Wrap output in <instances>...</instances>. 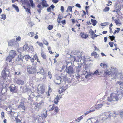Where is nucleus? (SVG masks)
Listing matches in <instances>:
<instances>
[{
	"mask_svg": "<svg viewBox=\"0 0 123 123\" xmlns=\"http://www.w3.org/2000/svg\"><path fill=\"white\" fill-rule=\"evenodd\" d=\"M31 5L32 8H34L35 7V4L33 3L32 0H29Z\"/></svg>",
	"mask_w": 123,
	"mask_h": 123,
	"instance_id": "obj_34",
	"label": "nucleus"
},
{
	"mask_svg": "<svg viewBox=\"0 0 123 123\" xmlns=\"http://www.w3.org/2000/svg\"><path fill=\"white\" fill-rule=\"evenodd\" d=\"M54 109L55 112L56 113H57L58 111H59L58 108L56 106L55 107Z\"/></svg>",
	"mask_w": 123,
	"mask_h": 123,
	"instance_id": "obj_53",
	"label": "nucleus"
},
{
	"mask_svg": "<svg viewBox=\"0 0 123 123\" xmlns=\"http://www.w3.org/2000/svg\"><path fill=\"white\" fill-rule=\"evenodd\" d=\"M92 56H94L95 58H97L99 57V55L97 54L96 52L93 51L91 54Z\"/></svg>",
	"mask_w": 123,
	"mask_h": 123,
	"instance_id": "obj_21",
	"label": "nucleus"
},
{
	"mask_svg": "<svg viewBox=\"0 0 123 123\" xmlns=\"http://www.w3.org/2000/svg\"><path fill=\"white\" fill-rule=\"evenodd\" d=\"M66 89V88L64 86L60 87L59 89L58 92L60 94H61L65 91Z\"/></svg>",
	"mask_w": 123,
	"mask_h": 123,
	"instance_id": "obj_16",
	"label": "nucleus"
},
{
	"mask_svg": "<svg viewBox=\"0 0 123 123\" xmlns=\"http://www.w3.org/2000/svg\"><path fill=\"white\" fill-rule=\"evenodd\" d=\"M117 83L120 85H121L120 89H122V90H123V82H121L120 81H118Z\"/></svg>",
	"mask_w": 123,
	"mask_h": 123,
	"instance_id": "obj_32",
	"label": "nucleus"
},
{
	"mask_svg": "<svg viewBox=\"0 0 123 123\" xmlns=\"http://www.w3.org/2000/svg\"><path fill=\"white\" fill-rule=\"evenodd\" d=\"M109 37L111 41H113L114 39L115 38V37L113 35L112 36H109Z\"/></svg>",
	"mask_w": 123,
	"mask_h": 123,
	"instance_id": "obj_52",
	"label": "nucleus"
},
{
	"mask_svg": "<svg viewBox=\"0 0 123 123\" xmlns=\"http://www.w3.org/2000/svg\"><path fill=\"white\" fill-rule=\"evenodd\" d=\"M61 22L62 24H63V25H65V24L66 23V21L65 19H64Z\"/></svg>",
	"mask_w": 123,
	"mask_h": 123,
	"instance_id": "obj_61",
	"label": "nucleus"
},
{
	"mask_svg": "<svg viewBox=\"0 0 123 123\" xmlns=\"http://www.w3.org/2000/svg\"><path fill=\"white\" fill-rule=\"evenodd\" d=\"M115 10L117 13L121 10V7L119 5H117L115 7Z\"/></svg>",
	"mask_w": 123,
	"mask_h": 123,
	"instance_id": "obj_23",
	"label": "nucleus"
},
{
	"mask_svg": "<svg viewBox=\"0 0 123 123\" xmlns=\"http://www.w3.org/2000/svg\"><path fill=\"white\" fill-rule=\"evenodd\" d=\"M80 24H77L75 25V26L73 28H72L71 30L72 31L75 32H76L77 31H79L80 30Z\"/></svg>",
	"mask_w": 123,
	"mask_h": 123,
	"instance_id": "obj_8",
	"label": "nucleus"
},
{
	"mask_svg": "<svg viewBox=\"0 0 123 123\" xmlns=\"http://www.w3.org/2000/svg\"><path fill=\"white\" fill-rule=\"evenodd\" d=\"M66 71L67 73L70 74H72L74 72V70L73 67L71 66H69V67L67 68Z\"/></svg>",
	"mask_w": 123,
	"mask_h": 123,
	"instance_id": "obj_7",
	"label": "nucleus"
},
{
	"mask_svg": "<svg viewBox=\"0 0 123 123\" xmlns=\"http://www.w3.org/2000/svg\"><path fill=\"white\" fill-rule=\"evenodd\" d=\"M114 21H115V23L117 25H120L121 24V23L120 22L119 20V19L118 20L115 19L114 20Z\"/></svg>",
	"mask_w": 123,
	"mask_h": 123,
	"instance_id": "obj_39",
	"label": "nucleus"
},
{
	"mask_svg": "<svg viewBox=\"0 0 123 123\" xmlns=\"http://www.w3.org/2000/svg\"><path fill=\"white\" fill-rule=\"evenodd\" d=\"M44 104V102L43 101H41L39 103H38L37 105L38 106H40L41 105H43Z\"/></svg>",
	"mask_w": 123,
	"mask_h": 123,
	"instance_id": "obj_48",
	"label": "nucleus"
},
{
	"mask_svg": "<svg viewBox=\"0 0 123 123\" xmlns=\"http://www.w3.org/2000/svg\"><path fill=\"white\" fill-rule=\"evenodd\" d=\"M42 117L43 118H46L47 116V111H46L45 113H44L42 115Z\"/></svg>",
	"mask_w": 123,
	"mask_h": 123,
	"instance_id": "obj_51",
	"label": "nucleus"
},
{
	"mask_svg": "<svg viewBox=\"0 0 123 123\" xmlns=\"http://www.w3.org/2000/svg\"><path fill=\"white\" fill-rule=\"evenodd\" d=\"M83 14L81 15L82 17L83 18L86 14V12L84 11H83Z\"/></svg>",
	"mask_w": 123,
	"mask_h": 123,
	"instance_id": "obj_62",
	"label": "nucleus"
},
{
	"mask_svg": "<svg viewBox=\"0 0 123 123\" xmlns=\"http://www.w3.org/2000/svg\"><path fill=\"white\" fill-rule=\"evenodd\" d=\"M104 115L105 116H106L107 118L109 117L110 115V114L108 112H106L105 113Z\"/></svg>",
	"mask_w": 123,
	"mask_h": 123,
	"instance_id": "obj_58",
	"label": "nucleus"
},
{
	"mask_svg": "<svg viewBox=\"0 0 123 123\" xmlns=\"http://www.w3.org/2000/svg\"><path fill=\"white\" fill-rule=\"evenodd\" d=\"M108 44L111 47H112L113 46L114 43L113 42H110Z\"/></svg>",
	"mask_w": 123,
	"mask_h": 123,
	"instance_id": "obj_50",
	"label": "nucleus"
},
{
	"mask_svg": "<svg viewBox=\"0 0 123 123\" xmlns=\"http://www.w3.org/2000/svg\"><path fill=\"white\" fill-rule=\"evenodd\" d=\"M61 75H62L61 77H62V78H63V80L65 82L67 81L68 82H71L70 81H69L68 80L67 78V77L66 76V75L63 76L62 75H63V73Z\"/></svg>",
	"mask_w": 123,
	"mask_h": 123,
	"instance_id": "obj_20",
	"label": "nucleus"
},
{
	"mask_svg": "<svg viewBox=\"0 0 123 123\" xmlns=\"http://www.w3.org/2000/svg\"><path fill=\"white\" fill-rule=\"evenodd\" d=\"M109 7H106L104 9V11L105 12L108 11L109 10Z\"/></svg>",
	"mask_w": 123,
	"mask_h": 123,
	"instance_id": "obj_54",
	"label": "nucleus"
},
{
	"mask_svg": "<svg viewBox=\"0 0 123 123\" xmlns=\"http://www.w3.org/2000/svg\"><path fill=\"white\" fill-rule=\"evenodd\" d=\"M6 95L5 94H3L2 93H0V100L1 99L4 100L6 99Z\"/></svg>",
	"mask_w": 123,
	"mask_h": 123,
	"instance_id": "obj_26",
	"label": "nucleus"
},
{
	"mask_svg": "<svg viewBox=\"0 0 123 123\" xmlns=\"http://www.w3.org/2000/svg\"><path fill=\"white\" fill-rule=\"evenodd\" d=\"M22 3L23 4H27L28 3V1L27 0H24L22 1Z\"/></svg>",
	"mask_w": 123,
	"mask_h": 123,
	"instance_id": "obj_44",
	"label": "nucleus"
},
{
	"mask_svg": "<svg viewBox=\"0 0 123 123\" xmlns=\"http://www.w3.org/2000/svg\"><path fill=\"white\" fill-rule=\"evenodd\" d=\"M118 96L119 95L121 97L123 96V90L120 89H118L117 90V94Z\"/></svg>",
	"mask_w": 123,
	"mask_h": 123,
	"instance_id": "obj_14",
	"label": "nucleus"
},
{
	"mask_svg": "<svg viewBox=\"0 0 123 123\" xmlns=\"http://www.w3.org/2000/svg\"><path fill=\"white\" fill-rule=\"evenodd\" d=\"M81 37L83 38L86 39L88 37V35L87 34H84V33L81 32L80 33Z\"/></svg>",
	"mask_w": 123,
	"mask_h": 123,
	"instance_id": "obj_19",
	"label": "nucleus"
},
{
	"mask_svg": "<svg viewBox=\"0 0 123 123\" xmlns=\"http://www.w3.org/2000/svg\"><path fill=\"white\" fill-rule=\"evenodd\" d=\"M91 21L92 22V24L94 26H95L96 25L97 23V22L96 20L91 19Z\"/></svg>",
	"mask_w": 123,
	"mask_h": 123,
	"instance_id": "obj_36",
	"label": "nucleus"
},
{
	"mask_svg": "<svg viewBox=\"0 0 123 123\" xmlns=\"http://www.w3.org/2000/svg\"><path fill=\"white\" fill-rule=\"evenodd\" d=\"M10 90L11 92H12L17 93L18 92V89L14 84H12L10 86Z\"/></svg>",
	"mask_w": 123,
	"mask_h": 123,
	"instance_id": "obj_4",
	"label": "nucleus"
},
{
	"mask_svg": "<svg viewBox=\"0 0 123 123\" xmlns=\"http://www.w3.org/2000/svg\"><path fill=\"white\" fill-rule=\"evenodd\" d=\"M37 43L38 45L41 47H43V43L42 42H40L39 41H37L36 42Z\"/></svg>",
	"mask_w": 123,
	"mask_h": 123,
	"instance_id": "obj_40",
	"label": "nucleus"
},
{
	"mask_svg": "<svg viewBox=\"0 0 123 123\" xmlns=\"http://www.w3.org/2000/svg\"><path fill=\"white\" fill-rule=\"evenodd\" d=\"M1 17L0 18L1 19H3L4 20H5L6 18V15L3 14L1 15Z\"/></svg>",
	"mask_w": 123,
	"mask_h": 123,
	"instance_id": "obj_47",
	"label": "nucleus"
},
{
	"mask_svg": "<svg viewBox=\"0 0 123 123\" xmlns=\"http://www.w3.org/2000/svg\"><path fill=\"white\" fill-rule=\"evenodd\" d=\"M12 6L13 7L15 8V9L17 12H19V9L18 7L17 6H16L15 5L13 4L12 5Z\"/></svg>",
	"mask_w": 123,
	"mask_h": 123,
	"instance_id": "obj_33",
	"label": "nucleus"
},
{
	"mask_svg": "<svg viewBox=\"0 0 123 123\" xmlns=\"http://www.w3.org/2000/svg\"><path fill=\"white\" fill-rule=\"evenodd\" d=\"M13 58H12V57H11V56H10L9 55L6 58V60L7 61H8L9 62H11L12 59Z\"/></svg>",
	"mask_w": 123,
	"mask_h": 123,
	"instance_id": "obj_29",
	"label": "nucleus"
},
{
	"mask_svg": "<svg viewBox=\"0 0 123 123\" xmlns=\"http://www.w3.org/2000/svg\"><path fill=\"white\" fill-rule=\"evenodd\" d=\"M89 32L91 33V35L92 36V37H93L94 34V31L92 30L91 29L90 31Z\"/></svg>",
	"mask_w": 123,
	"mask_h": 123,
	"instance_id": "obj_45",
	"label": "nucleus"
},
{
	"mask_svg": "<svg viewBox=\"0 0 123 123\" xmlns=\"http://www.w3.org/2000/svg\"><path fill=\"white\" fill-rule=\"evenodd\" d=\"M43 43L46 46H48L49 45V43L46 40H44L43 41Z\"/></svg>",
	"mask_w": 123,
	"mask_h": 123,
	"instance_id": "obj_55",
	"label": "nucleus"
},
{
	"mask_svg": "<svg viewBox=\"0 0 123 123\" xmlns=\"http://www.w3.org/2000/svg\"><path fill=\"white\" fill-rule=\"evenodd\" d=\"M24 58L21 56L20 57L18 56V58L17 59V62H19L20 61L22 62L23 61V60Z\"/></svg>",
	"mask_w": 123,
	"mask_h": 123,
	"instance_id": "obj_31",
	"label": "nucleus"
},
{
	"mask_svg": "<svg viewBox=\"0 0 123 123\" xmlns=\"http://www.w3.org/2000/svg\"><path fill=\"white\" fill-rule=\"evenodd\" d=\"M116 29L117 30H115V31L113 33V34L114 35L116 33H118L119 32L120 30V28H116Z\"/></svg>",
	"mask_w": 123,
	"mask_h": 123,
	"instance_id": "obj_43",
	"label": "nucleus"
},
{
	"mask_svg": "<svg viewBox=\"0 0 123 123\" xmlns=\"http://www.w3.org/2000/svg\"><path fill=\"white\" fill-rule=\"evenodd\" d=\"M9 55L12 58H14L17 55V54L15 50H11L10 51Z\"/></svg>",
	"mask_w": 123,
	"mask_h": 123,
	"instance_id": "obj_10",
	"label": "nucleus"
},
{
	"mask_svg": "<svg viewBox=\"0 0 123 123\" xmlns=\"http://www.w3.org/2000/svg\"><path fill=\"white\" fill-rule=\"evenodd\" d=\"M42 5L43 7L41 6V4L40 3L39 4L37 5V7L39 8V9H37V11L40 13L41 12V10L42 8L44 7H47L49 6L47 4L46 1L45 0H43L42 1Z\"/></svg>",
	"mask_w": 123,
	"mask_h": 123,
	"instance_id": "obj_3",
	"label": "nucleus"
},
{
	"mask_svg": "<svg viewBox=\"0 0 123 123\" xmlns=\"http://www.w3.org/2000/svg\"><path fill=\"white\" fill-rule=\"evenodd\" d=\"M112 73V72L111 71H109L107 70L105 71L104 74V76L105 77H106L109 76Z\"/></svg>",
	"mask_w": 123,
	"mask_h": 123,
	"instance_id": "obj_15",
	"label": "nucleus"
},
{
	"mask_svg": "<svg viewBox=\"0 0 123 123\" xmlns=\"http://www.w3.org/2000/svg\"><path fill=\"white\" fill-rule=\"evenodd\" d=\"M37 92L39 94H42L45 92V89L44 86L42 85L40 86V88L38 89L37 91Z\"/></svg>",
	"mask_w": 123,
	"mask_h": 123,
	"instance_id": "obj_11",
	"label": "nucleus"
},
{
	"mask_svg": "<svg viewBox=\"0 0 123 123\" xmlns=\"http://www.w3.org/2000/svg\"><path fill=\"white\" fill-rule=\"evenodd\" d=\"M100 66L104 68H106L107 66V65L105 64H103L102 63H101L100 64Z\"/></svg>",
	"mask_w": 123,
	"mask_h": 123,
	"instance_id": "obj_42",
	"label": "nucleus"
},
{
	"mask_svg": "<svg viewBox=\"0 0 123 123\" xmlns=\"http://www.w3.org/2000/svg\"><path fill=\"white\" fill-rule=\"evenodd\" d=\"M25 10L26 11L28 12L29 13H30V14H31V12H30V9L27 8L25 9Z\"/></svg>",
	"mask_w": 123,
	"mask_h": 123,
	"instance_id": "obj_59",
	"label": "nucleus"
},
{
	"mask_svg": "<svg viewBox=\"0 0 123 123\" xmlns=\"http://www.w3.org/2000/svg\"><path fill=\"white\" fill-rule=\"evenodd\" d=\"M63 18V17L61 14L58 15V18L57 19V21L58 22V25H61V21Z\"/></svg>",
	"mask_w": 123,
	"mask_h": 123,
	"instance_id": "obj_13",
	"label": "nucleus"
},
{
	"mask_svg": "<svg viewBox=\"0 0 123 123\" xmlns=\"http://www.w3.org/2000/svg\"><path fill=\"white\" fill-rule=\"evenodd\" d=\"M83 117L82 116L78 118L76 120V121L79 122L82 119Z\"/></svg>",
	"mask_w": 123,
	"mask_h": 123,
	"instance_id": "obj_56",
	"label": "nucleus"
},
{
	"mask_svg": "<svg viewBox=\"0 0 123 123\" xmlns=\"http://www.w3.org/2000/svg\"><path fill=\"white\" fill-rule=\"evenodd\" d=\"M103 104H99L97 105H95L94 106V108L97 109H98L101 108L103 106Z\"/></svg>",
	"mask_w": 123,
	"mask_h": 123,
	"instance_id": "obj_25",
	"label": "nucleus"
},
{
	"mask_svg": "<svg viewBox=\"0 0 123 123\" xmlns=\"http://www.w3.org/2000/svg\"><path fill=\"white\" fill-rule=\"evenodd\" d=\"M33 57L34 58L35 60H37L38 63L40 64V61L39 60V58L37 54H34Z\"/></svg>",
	"mask_w": 123,
	"mask_h": 123,
	"instance_id": "obj_22",
	"label": "nucleus"
},
{
	"mask_svg": "<svg viewBox=\"0 0 123 123\" xmlns=\"http://www.w3.org/2000/svg\"><path fill=\"white\" fill-rule=\"evenodd\" d=\"M27 71L29 74H34L36 73L37 70L33 67H29L27 68Z\"/></svg>",
	"mask_w": 123,
	"mask_h": 123,
	"instance_id": "obj_6",
	"label": "nucleus"
},
{
	"mask_svg": "<svg viewBox=\"0 0 123 123\" xmlns=\"http://www.w3.org/2000/svg\"><path fill=\"white\" fill-rule=\"evenodd\" d=\"M41 57L43 59H46L47 57L46 55L44 52H42L41 54Z\"/></svg>",
	"mask_w": 123,
	"mask_h": 123,
	"instance_id": "obj_27",
	"label": "nucleus"
},
{
	"mask_svg": "<svg viewBox=\"0 0 123 123\" xmlns=\"http://www.w3.org/2000/svg\"><path fill=\"white\" fill-rule=\"evenodd\" d=\"M88 123H98V121L94 118L89 119L87 120Z\"/></svg>",
	"mask_w": 123,
	"mask_h": 123,
	"instance_id": "obj_12",
	"label": "nucleus"
},
{
	"mask_svg": "<svg viewBox=\"0 0 123 123\" xmlns=\"http://www.w3.org/2000/svg\"><path fill=\"white\" fill-rule=\"evenodd\" d=\"M30 61L32 64V65L34 66H37V63L34 62L35 59L33 58H31L30 59Z\"/></svg>",
	"mask_w": 123,
	"mask_h": 123,
	"instance_id": "obj_18",
	"label": "nucleus"
},
{
	"mask_svg": "<svg viewBox=\"0 0 123 123\" xmlns=\"http://www.w3.org/2000/svg\"><path fill=\"white\" fill-rule=\"evenodd\" d=\"M83 117L82 116L78 118L76 120V121L79 122L82 119Z\"/></svg>",
	"mask_w": 123,
	"mask_h": 123,
	"instance_id": "obj_57",
	"label": "nucleus"
},
{
	"mask_svg": "<svg viewBox=\"0 0 123 123\" xmlns=\"http://www.w3.org/2000/svg\"><path fill=\"white\" fill-rule=\"evenodd\" d=\"M119 97L117 94L114 93H112L110 94V97H108L107 100L108 101H116L119 99Z\"/></svg>",
	"mask_w": 123,
	"mask_h": 123,
	"instance_id": "obj_1",
	"label": "nucleus"
},
{
	"mask_svg": "<svg viewBox=\"0 0 123 123\" xmlns=\"http://www.w3.org/2000/svg\"><path fill=\"white\" fill-rule=\"evenodd\" d=\"M62 78L60 76L57 75L56 76V78L54 80V82L56 84H59L61 82Z\"/></svg>",
	"mask_w": 123,
	"mask_h": 123,
	"instance_id": "obj_9",
	"label": "nucleus"
},
{
	"mask_svg": "<svg viewBox=\"0 0 123 123\" xmlns=\"http://www.w3.org/2000/svg\"><path fill=\"white\" fill-rule=\"evenodd\" d=\"M54 105L53 104L50 106V109L49 111H52L55 108Z\"/></svg>",
	"mask_w": 123,
	"mask_h": 123,
	"instance_id": "obj_41",
	"label": "nucleus"
},
{
	"mask_svg": "<svg viewBox=\"0 0 123 123\" xmlns=\"http://www.w3.org/2000/svg\"><path fill=\"white\" fill-rule=\"evenodd\" d=\"M75 6L78 7V8H81V6L79 4H78V3H77V4H76V5H75Z\"/></svg>",
	"mask_w": 123,
	"mask_h": 123,
	"instance_id": "obj_60",
	"label": "nucleus"
},
{
	"mask_svg": "<svg viewBox=\"0 0 123 123\" xmlns=\"http://www.w3.org/2000/svg\"><path fill=\"white\" fill-rule=\"evenodd\" d=\"M59 97L58 96H56L54 99V103L55 104H57L58 102Z\"/></svg>",
	"mask_w": 123,
	"mask_h": 123,
	"instance_id": "obj_30",
	"label": "nucleus"
},
{
	"mask_svg": "<svg viewBox=\"0 0 123 123\" xmlns=\"http://www.w3.org/2000/svg\"><path fill=\"white\" fill-rule=\"evenodd\" d=\"M101 73L98 70H97L95 71L93 73L94 74H95L97 75H100Z\"/></svg>",
	"mask_w": 123,
	"mask_h": 123,
	"instance_id": "obj_35",
	"label": "nucleus"
},
{
	"mask_svg": "<svg viewBox=\"0 0 123 123\" xmlns=\"http://www.w3.org/2000/svg\"><path fill=\"white\" fill-rule=\"evenodd\" d=\"M24 57L26 61H28L31 58L30 56L28 55H25Z\"/></svg>",
	"mask_w": 123,
	"mask_h": 123,
	"instance_id": "obj_38",
	"label": "nucleus"
},
{
	"mask_svg": "<svg viewBox=\"0 0 123 123\" xmlns=\"http://www.w3.org/2000/svg\"><path fill=\"white\" fill-rule=\"evenodd\" d=\"M8 46H16L18 44V43L14 39L10 40L8 42Z\"/></svg>",
	"mask_w": 123,
	"mask_h": 123,
	"instance_id": "obj_5",
	"label": "nucleus"
},
{
	"mask_svg": "<svg viewBox=\"0 0 123 123\" xmlns=\"http://www.w3.org/2000/svg\"><path fill=\"white\" fill-rule=\"evenodd\" d=\"M73 7V6L72 7V6H68L67 8L66 12H68L70 11L71 13L72 12V8Z\"/></svg>",
	"mask_w": 123,
	"mask_h": 123,
	"instance_id": "obj_28",
	"label": "nucleus"
},
{
	"mask_svg": "<svg viewBox=\"0 0 123 123\" xmlns=\"http://www.w3.org/2000/svg\"><path fill=\"white\" fill-rule=\"evenodd\" d=\"M28 35L31 37H32L34 35V34L33 32H30L28 34Z\"/></svg>",
	"mask_w": 123,
	"mask_h": 123,
	"instance_id": "obj_49",
	"label": "nucleus"
},
{
	"mask_svg": "<svg viewBox=\"0 0 123 123\" xmlns=\"http://www.w3.org/2000/svg\"><path fill=\"white\" fill-rule=\"evenodd\" d=\"M19 108H20L23 110H25L26 108L25 106L24 105V103L22 102H20V104L18 106Z\"/></svg>",
	"mask_w": 123,
	"mask_h": 123,
	"instance_id": "obj_17",
	"label": "nucleus"
},
{
	"mask_svg": "<svg viewBox=\"0 0 123 123\" xmlns=\"http://www.w3.org/2000/svg\"><path fill=\"white\" fill-rule=\"evenodd\" d=\"M1 117L2 118L4 117V113L3 112L1 113Z\"/></svg>",
	"mask_w": 123,
	"mask_h": 123,
	"instance_id": "obj_64",
	"label": "nucleus"
},
{
	"mask_svg": "<svg viewBox=\"0 0 123 123\" xmlns=\"http://www.w3.org/2000/svg\"><path fill=\"white\" fill-rule=\"evenodd\" d=\"M16 121L17 123H20L21 122V120L18 118H17L16 119Z\"/></svg>",
	"mask_w": 123,
	"mask_h": 123,
	"instance_id": "obj_63",
	"label": "nucleus"
},
{
	"mask_svg": "<svg viewBox=\"0 0 123 123\" xmlns=\"http://www.w3.org/2000/svg\"><path fill=\"white\" fill-rule=\"evenodd\" d=\"M9 74L10 72L9 70L6 69V68H4L2 71L1 77L4 80L8 79V77H11Z\"/></svg>",
	"mask_w": 123,
	"mask_h": 123,
	"instance_id": "obj_2",
	"label": "nucleus"
},
{
	"mask_svg": "<svg viewBox=\"0 0 123 123\" xmlns=\"http://www.w3.org/2000/svg\"><path fill=\"white\" fill-rule=\"evenodd\" d=\"M16 83L19 85H23L24 84V82L22 80H18L16 81Z\"/></svg>",
	"mask_w": 123,
	"mask_h": 123,
	"instance_id": "obj_24",
	"label": "nucleus"
},
{
	"mask_svg": "<svg viewBox=\"0 0 123 123\" xmlns=\"http://www.w3.org/2000/svg\"><path fill=\"white\" fill-rule=\"evenodd\" d=\"M53 25H50L48 26L47 29L49 30H51L53 29Z\"/></svg>",
	"mask_w": 123,
	"mask_h": 123,
	"instance_id": "obj_37",
	"label": "nucleus"
},
{
	"mask_svg": "<svg viewBox=\"0 0 123 123\" xmlns=\"http://www.w3.org/2000/svg\"><path fill=\"white\" fill-rule=\"evenodd\" d=\"M40 70L38 73H39L40 74H42L44 73V71L42 67H40Z\"/></svg>",
	"mask_w": 123,
	"mask_h": 123,
	"instance_id": "obj_46",
	"label": "nucleus"
}]
</instances>
